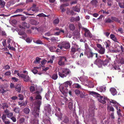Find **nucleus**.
Listing matches in <instances>:
<instances>
[{
	"instance_id": "nucleus-15",
	"label": "nucleus",
	"mask_w": 124,
	"mask_h": 124,
	"mask_svg": "<svg viewBox=\"0 0 124 124\" xmlns=\"http://www.w3.org/2000/svg\"><path fill=\"white\" fill-rule=\"evenodd\" d=\"M85 54H86V55L88 58L92 57L93 56V54H95V57L97 58V53H94L93 54L92 52L91 51H88L87 53H86L85 52Z\"/></svg>"
},
{
	"instance_id": "nucleus-50",
	"label": "nucleus",
	"mask_w": 124,
	"mask_h": 124,
	"mask_svg": "<svg viewBox=\"0 0 124 124\" xmlns=\"http://www.w3.org/2000/svg\"><path fill=\"white\" fill-rule=\"evenodd\" d=\"M10 66L8 65L4 66L3 67V68L5 70L8 69H10Z\"/></svg>"
},
{
	"instance_id": "nucleus-51",
	"label": "nucleus",
	"mask_w": 124,
	"mask_h": 124,
	"mask_svg": "<svg viewBox=\"0 0 124 124\" xmlns=\"http://www.w3.org/2000/svg\"><path fill=\"white\" fill-rule=\"evenodd\" d=\"M62 32L63 33H64V31L63 30H59V31L58 32H55V35H59L60 32Z\"/></svg>"
},
{
	"instance_id": "nucleus-4",
	"label": "nucleus",
	"mask_w": 124,
	"mask_h": 124,
	"mask_svg": "<svg viewBox=\"0 0 124 124\" xmlns=\"http://www.w3.org/2000/svg\"><path fill=\"white\" fill-rule=\"evenodd\" d=\"M72 46L71 49L70 53L71 55L74 54L77 51H80V49L78 46L74 41L72 42Z\"/></svg>"
},
{
	"instance_id": "nucleus-64",
	"label": "nucleus",
	"mask_w": 124,
	"mask_h": 124,
	"mask_svg": "<svg viewBox=\"0 0 124 124\" xmlns=\"http://www.w3.org/2000/svg\"><path fill=\"white\" fill-rule=\"evenodd\" d=\"M11 73L10 71H7L5 72V75L6 76H9L10 75Z\"/></svg>"
},
{
	"instance_id": "nucleus-63",
	"label": "nucleus",
	"mask_w": 124,
	"mask_h": 124,
	"mask_svg": "<svg viewBox=\"0 0 124 124\" xmlns=\"http://www.w3.org/2000/svg\"><path fill=\"white\" fill-rule=\"evenodd\" d=\"M12 79L14 82H17L18 80V79L15 77H12Z\"/></svg>"
},
{
	"instance_id": "nucleus-26",
	"label": "nucleus",
	"mask_w": 124,
	"mask_h": 124,
	"mask_svg": "<svg viewBox=\"0 0 124 124\" xmlns=\"http://www.w3.org/2000/svg\"><path fill=\"white\" fill-rule=\"evenodd\" d=\"M21 85L20 84H17L15 87L16 90L19 92H20L21 89Z\"/></svg>"
},
{
	"instance_id": "nucleus-35",
	"label": "nucleus",
	"mask_w": 124,
	"mask_h": 124,
	"mask_svg": "<svg viewBox=\"0 0 124 124\" xmlns=\"http://www.w3.org/2000/svg\"><path fill=\"white\" fill-rule=\"evenodd\" d=\"M22 25L24 28H28L29 27V24L25 22L22 23Z\"/></svg>"
},
{
	"instance_id": "nucleus-5",
	"label": "nucleus",
	"mask_w": 124,
	"mask_h": 124,
	"mask_svg": "<svg viewBox=\"0 0 124 124\" xmlns=\"http://www.w3.org/2000/svg\"><path fill=\"white\" fill-rule=\"evenodd\" d=\"M58 47L61 49L63 50V48L65 49H68L70 47V43L68 42H62L58 45Z\"/></svg>"
},
{
	"instance_id": "nucleus-31",
	"label": "nucleus",
	"mask_w": 124,
	"mask_h": 124,
	"mask_svg": "<svg viewBox=\"0 0 124 124\" xmlns=\"http://www.w3.org/2000/svg\"><path fill=\"white\" fill-rule=\"evenodd\" d=\"M107 110L108 111H111L113 112L114 111V109L113 108L112 106H108L107 107Z\"/></svg>"
},
{
	"instance_id": "nucleus-53",
	"label": "nucleus",
	"mask_w": 124,
	"mask_h": 124,
	"mask_svg": "<svg viewBox=\"0 0 124 124\" xmlns=\"http://www.w3.org/2000/svg\"><path fill=\"white\" fill-rule=\"evenodd\" d=\"M12 42V43L13 44H15V42H14L12 39L10 38L9 39L7 40V43L8 44L10 42Z\"/></svg>"
},
{
	"instance_id": "nucleus-58",
	"label": "nucleus",
	"mask_w": 124,
	"mask_h": 124,
	"mask_svg": "<svg viewBox=\"0 0 124 124\" xmlns=\"http://www.w3.org/2000/svg\"><path fill=\"white\" fill-rule=\"evenodd\" d=\"M105 22L106 23L113 22V21L109 18H108L106 20Z\"/></svg>"
},
{
	"instance_id": "nucleus-41",
	"label": "nucleus",
	"mask_w": 124,
	"mask_h": 124,
	"mask_svg": "<svg viewBox=\"0 0 124 124\" xmlns=\"http://www.w3.org/2000/svg\"><path fill=\"white\" fill-rule=\"evenodd\" d=\"M8 107V106L7 104L6 103H2V107L3 109H4L5 108H7Z\"/></svg>"
},
{
	"instance_id": "nucleus-22",
	"label": "nucleus",
	"mask_w": 124,
	"mask_h": 124,
	"mask_svg": "<svg viewBox=\"0 0 124 124\" xmlns=\"http://www.w3.org/2000/svg\"><path fill=\"white\" fill-rule=\"evenodd\" d=\"M97 89L101 92H104L105 91V87L103 86H100L97 88Z\"/></svg>"
},
{
	"instance_id": "nucleus-7",
	"label": "nucleus",
	"mask_w": 124,
	"mask_h": 124,
	"mask_svg": "<svg viewBox=\"0 0 124 124\" xmlns=\"http://www.w3.org/2000/svg\"><path fill=\"white\" fill-rule=\"evenodd\" d=\"M44 110L46 116L49 115L50 114L51 109L49 105H46L44 107Z\"/></svg>"
},
{
	"instance_id": "nucleus-52",
	"label": "nucleus",
	"mask_w": 124,
	"mask_h": 124,
	"mask_svg": "<svg viewBox=\"0 0 124 124\" xmlns=\"http://www.w3.org/2000/svg\"><path fill=\"white\" fill-rule=\"evenodd\" d=\"M27 101H25V102L22 103V104H20L19 103V105H21V106H26L27 103Z\"/></svg>"
},
{
	"instance_id": "nucleus-13",
	"label": "nucleus",
	"mask_w": 124,
	"mask_h": 124,
	"mask_svg": "<svg viewBox=\"0 0 124 124\" xmlns=\"http://www.w3.org/2000/svg\"><path fill=\"white\" fill-rule=\"evenodd\" d=\"M66 60V57H61L58 62V64L60 65H62L64 64V61Z\"/></svg>"
},
{
	"instance_id": "nucleus-32",
	"label": "nucleus",
	"mask_w": 124,
	"mask_h": 124,
	"mask_svg": "<svg viewBox=\"0 0 124 124\" xmlns=\"http://www.w3.org/2000/svg\"><path fill=\"white\" fill-rule=\"evenodd\" d=\"M5 4V3L3 0L0 1V5L2 8L4 7Z\"/></svg>"
},
{
	"instance_id": "nucleus-10",
	"label": "nucleus",
	"mask_w": 124,
	"mask_h": 124,
	"mask_svg": "<svg viewBox=\"0 0 124 124\" xmlns=\"http://www.w3.org/2000/svg\"><path fill=\"white\" fill-rule=\"evenodd\" d=\"M67 101L68 99L66 97H63L61 98L58 100V104L59 105H62L64 104Z\"/></svg>"
},
{
	"instance_id": "nucleus-45",
	"label": "nucleus",
	"mask_w": 124,
	"mask_h": 124,
	"mask_svg": "<svg viewBox=\"0 0 124 124\" xmlns=\"http://www.w3.org/2000/svg\"><path fill=\"white\" fill-rule=\"evenodd\" d=\"M59 21V19L58 18H57L54 20V23L55 24H57L58 23Z\"/></svg>"
},
{
	"instance_id": "nucleus-30",
	"label": "nucleus",
	"mask_w": 124,
	"mask_h": 124,
	"mask_svg": "<svg viewBox=\"0 0 124 124\" xmlns=\"http://www.w3.org/2000/svg\"><path fill=\"white\" fill-rule=\"evenodd\" d=\"M73 86L77 88H81V85L78 84L74 83L73 85Z\"/></svg>"
},
{
	"instance_id": "nucleus-24",
	"label": "nucleus",
	"mask_w": 124,
	"mask_h": 124,
	"mask_svg": "<svg viewBox=\"0 0 124 124\" xmlns=\"http://www.w3.org/2000/svg\"><path fill=\"white\" fill-rule=\"evenodd\" d=\"M111 42L109 40H108L104 42V44L106 45L107 49H108L109 47L110 46Z\"/></svg>"
},
{
	"instance_id": "nucleus-25",
	"label": "nucleus",
	"mask_w": 124,
	"mask_h": 124,
	"mask_svg": "<svg viewBox=\"0 0 124 124\" xmlns=\"http://www.w3.org/2000/svg\"><path fill=\"white\" fill-rule=\"evenodd\" d=\"M57 110L59 112V114H58V113H55V115L56 116H57L58 117H59L60 119L62 120V114H61L60 113V109L59 108H57Z\"/></svg>"
},
{
	"instance_id": "nucleus-62",
	"label": "nucleus",
	"mask_w": 124,
	"mask_h": 124,
	"mask_svg": "<svg viewBox=\"0 0 124 124\" xmlns=\"http://www.w3.org/2000/svg\"><path fill=\"white\" fill-rule=\"evenodd\" d=\"M19 100H23V95L20 94L19 95Z\"/></svg>"
},
{
	"instance_id": "nucleus-36",
	"label": "nucleus",
	"mask_w": 124,
	"mask_h": 124,
	"mask_svg": "<svg viewBox=\"0 0 124 124\" xmlns=\"http://www.w3.org/2000/svg\"><path fill=\"white\" fill-rule=\"evenodd\" d=\"M58 78V76L57 73L53 74L52 76V78L53 79L55 80Z\"/></svg>"
},
{
	"instance_id": "nucleus-49",
	"label": "nucleus",
	"mask_w": 124,
	"mask_h": 124,
	"mask_svg": "<svg viewBox=\"0 0 124 124\" xmlns=\"http://www.w3.org/2000/svg\"><path fill=\"white\" fill-rule=\"evenodd\" d=\"M49 94L48 93H46L45 95V97L46 98L47 100H49Z\"/></svg>"
},
{
	"instance_id": "nucleus-21",
	"label": "nucleus",
	"mask_w": 124,
	"mask_h": 124,
	"mask_svg": "<svg viewBox=\"0 0 124 124\" xmlns=\"http://www.w3.org/2000/svg\"><path fill=\"white\" fill-rule=\"evenodd\" d=\"M111 93L113 95H115L117 93L116 89L114 88H111L110 90Z\"/></svg>"
},
{
	"instance_id": "nucleus-14",
	"label": "nucleus",
	"mask_w": 124,
	"mask_h": 124,
	"mask_svg": "<svg viewBox=\"0 0 124 124\" xmlns=\"http://www.w3.org/2000/svg\"><path fill=\"white\" fill-rule=\"evenodd\" d=\"M84 30L85 31V35L86 37H89L90 38L92 37V35L91 33L89 31L85 28L84 29Z\"/></svg>"
},
{
	"instance_id": "nucleus-18",
	"label": "nucleus",
	"mask_w": 124,
	"mask_h": 124,
	"mask_svg": "<svg viewBox=\"0 0 124 124\" xmlns=\"http://www.w3.org/2000/svg\"><path fill=\"white\" fill-rule=\"evenodd\" d=\"M80 20V18L79 16L77 17H72L70 19V21L71 22H78Z\"/></svg>"
},
{
	"instance_id": "nucleus-57",
	"label": "nucleus",
	"mask_w": 124,
	"mask_h": 124,
	"mask_svg": "<svg viewBox=\"0 0 124 124\" xmlns=\"http://www.w3.org/2000/svg\"><path fill=\"white\" fill-rule=\"evenodd\" d=\"M72 80L75 82H79L78 80L76 78L74 77L72 78Z\"/></svg>"
},
{
	"instance_id": "nucleus-8",
	"label": "nucleus",
	"mask_w": 124,
	"mask_h": 124,
	"mask_svg": "<svg viewBox=\"0 0 124 124\" xmlns=\"http://www.w3.org/2000/svg\"><path fill=\"white\" fill-rule=\"evenodd\" d=\"M116 63H124V59L122 58L120 54L116 55V58L115 59Z\"/></svg>"
},
{
	"instance_id": "nucleus-12",
	"label": "nucleus",
	"mask_w": 124,
	"mask_h": 124,
	"mask_svg": "<svg viewBox=\"0 0 124 124\" xmlns=\"http://www.w3.org/2000/svg\"><path fill=\"white\" fill-rule=\"evenodd\" d=\"M110 103L113 104V106L117 110L118 109V107H119L120 104L116 101L113 100H110Z\"/></svg>"
},
{
	"instance_id": "nucleus-59",
	"label": "nucleus",
	"mask_w": 124,
	"mask_h": 124,
	"mask_svg": "<svg viewBox=\"0 0 124 124\" xmlns=\"http://www.w3.org/2000/svg\"><path fill=\"white\" fill-rule=\"evenodd\" d=\"M30 91L32 92H33L35 90V88L33 86H31L30 88Z\"/></svg>"
},
{
	"instance_id": "nucleus-29",
	"label": "nucleus",
	"mask_w": 124,
	"mask_h": 124,
	"mask_svg": "<svg viewBox=\"0 0 124 124\" xmlns=\"http://www.w3.org/2000/svg\"><path fill=\"white\" fill-rule=\"evenodd\" d=\"M43 122H44L45 124H50V119L49 118L46 119L44 118H43Z\"/></svg>"
},
{
	"instance_id": "nucleus-42",
	"label": "nucleus",
	"mask_w": 124,
	"mask_h": 124,
	"mask_svg": "<svg viewBox=\"0 0 124 124\" xmlns=\"http://www.w3.org/2000/svg\"><path fill=\"white\" fill-rule=\"evenodd\" d=\"M98 1L96 0H93L91 2V3L93 5H95L98 3Z\"/></svg>"
},
{
	"instance_id": "nucleus-46",
	"label": "nucleus",
	"mask_w": 124,
	"mask_h": 124,
	"mask_svg": "<svg viewBox=\"0 0 124 124\" xmlns=\"http://www.w3.org/2000/svg\"><path fill=\"white\" fill-rule=\"evenodd\" d=\"M68 107L70 109H71L73 107V104L71 102H69L68 104Z\"/></svg>"
},
{
	"instance_id": "nucleus-39",
	"label": "nucleus",
	"mask_w": 124,
	"mask_h": 124,
	"mask_svg": "<svg viewBox=\"0 0 124 124\" xmlns=\"http://www.w3.org/2000/svg\"><path fill=\"white\" fill-rule=\"evenodd\" d=\"M33 41L34 43L37 44H41L42 43L41 41L39 40H36V39H34Z\"/></svg>"
},
{
	"instance_id": "nucleus-28",
	"label": "nucleus",
	"mask_w": 124,
	"mask_h": 124,
	"mask_svg": "<svg viewBox=\"0 0 124 124\" xmlns=\"http://www.w3.org/2000/svg\"><path fill=\"white\" fill-rule=\"evenodd\" d=\"M30 23L32 24L36 25L39 23V22L33 19H31L30 21Z\"/></svg>"
},
{
	"instance_id": "nucleus-33",
	"label": "nucleus",
	"mask_w": 124,
	"mask_h": 124,
	"mask_svg": "<svg viewBox=\"0 0 124 124\" xmlns=\"http://www.w3.org/2000/svg\"><path fill=\"white\" fill-rule=\"evenodd\" d=\"M23 111L25 114H28L29 113L30 110L28 108H26L24 109Z\"/></svg>"
},
{
	"instance_id": "nucleus-40",
	"label": "nucleus",
	"mask_w": 124,
	"mask_h": 124,
	"mask_svg": "<svg viewBox=\"0 0 124 124\" xmlns=\"http://www.w3.org/2000/svg\"><path fill=\"white\" fill-rule=\"evenodd\" d=\"M111 18L112 20L114 21L117 22H119V20H118V19L115 17L112 16L111 17Z\"/></svg>"
},
{
	"instance_id": "nucleus-44",
	"label": "nucleus",
	"mask_w": 124,
	"mask_h": 124,
	"mask_svg": "<svg viewBox=\"0 0 124 124\" xmlns=\"http://www.w3.org/2000/svg\"><path fill=\"white\" fill-rule=\"evenodd\" d=\"M32 39L31 38H27L25 40L28 43H31L32 41Z\"/></svg>"
},
{
	"instance_id": "nucleus-1",
	"label": "nucleus",
	"mask_w": 124,
	"mask_h": 124,
	"mask_svg": "<svg viewBox=\"0 0 124 124\" xmlns=\"http://www.w3.org/2000/svg\"><path fill=\"white\" fill-rule=\"evenodd\" d=\"M36 97L35 99L36 100L35 103L36 105V107L34 108L32 110V114L36 117L38 116L39 115V108L41 105V102L40 100L41 99V97L40 94V93L38 91H37L35 93ZM30 100H34L32 97L30 98ZM35 99H34V100Z\"/></svg>"
},
{
	"instance_id": "nucleus-19",
	"label": "nucleus",
	"mask_w": 124,
	"mask_h": 124,
	"mask_svg": "<svg viewBox=\"0 0 124 124\" xmlns=\"http://www.w3.org/2000/svg\"><path fill=\"white\" fill-rule=\"evenodd\" d=\"M110 59H109L105 60L104 62H102V64L104 66H105L109 65L110 63Z\"/></svg>"
},
{
	"instance_id": "nucleus-27",
	"label": "nucleus",
	"mask_w": 124,
	"mask_h": 124,
	"mask_svg": "<svg viewBox=\"0 0 124 124\" xmlns=\"http://www.w3.org/2000/svg\"><path fill=\"white\" fill-rule=\"evenodd\" d=\"M110 38L115 41L118 43V42L117 41V40L116 37L114 34H111L110 36Z\"/></svg>"
},
{
	"instance_id": "nucleus-54",
	"label": "nucleus",
	"mask_w": 124,
	"mask_h": 124,
	"mask_svg": "<svg viewBox=\"0 0 124 124\" xmlns=\"http://www.w3.org/2000/svg\"><path fill=\"white\" fill-rule=\"evenodd\" d=\"M14 111L16 113H18L19 111V108H16L14 109Z\"/></svg>"
},
{
	"instance_id": "nucleus-43",
	"label": "nucleus",
	"mask_w": 124,
	"mask_h": 124,
	"mask_svg": "<svg viewBox=\"0 0 124 124\" xmlns=\"http://www.w3.org/2000/svg\"><path fill=\"white\" fill-rule=\"evenodd\" d=\"M23 9L21 8H19L17 9L16 10L15 12V13H17L21 12L23 11Z\"/></svg>"
},
{
	"instance_id": "nucleus-61",
	"label": "nucleus",
	"mask_w": 124,
	"mask_h": 124,
	"mask_svg": "<svg viewBox=\"0 0 124 124\" xmlns=\"http://www.w3.org/2000/svg\"><path fill=\"white\" fill-rule=\"evenodd\" d=\"M6 118V115L4 114H3L1 117V118L3 121L5 120Z\"/></svg>"
},
{
	"instance_id": "nucleus-47",
	"label": "nucleus",
	"mask_w": 124,
	"mask_h": 124,
	"mask_svg": "<svg viewBox=\"0 0 124 124\" xmlns=\"http://www.w3.org/2000/svg\"><path fill=\"white\" fill-rule=\"evenodd\" d=\"M13 116V114L12 113H8L7 115V117L9 118H11V117H12V116Z\"/></svg>"
},
{
	"instance_id": "nucleus-17",
	"label": "nucleus",
	"mask_w": 124,
	"mask_h": 124,
	"mask_svg": "<svg viewBox=\"0 0 124 124\" xmlns=\"http://www.w3.org/2000/svg\"><path fill=\"white\" fill-rule=\"evenodd\" d=\"M72 84V83L71 81H67L64 82L62 85L67 88L68 86H70Z\"/></svg>"
},
{
	"instance_id": "nucleus-37",
	"label": "nucleus",
	"mask_w": 124,
	"mask_h": 124,
	"mask_svg": "<svg viewBox=\"0 0 124 124\" xmlns=\"http://www.w3.org/2000/svg\"><path fill=\"white\" fill-rule=\"evenodd\" d=\"M40 59L41 58H40L37 57L36 58L35 61L34 62L35 63H39Z\"/></svg>"
},
{
	"instance_id": "nucleus-56",
	"label": "nucleus",
	"mask_w": 124,
	"mask_h": 124,
	"mask_svg": "<svg viewBox=\"0 0 124 124\" xmlns=\"http://www.w3.org/2000/svg\"><path fill=\"white\" fill-rule=\"evenodd\" d=\"M117 113L118 116H121V110L120 109H118V110H117Z\"/></svg>"
},
{
	"instance_id": "nucleus-55",
	"label": "nucleus",
	"mask_w": 124,
	"mask_h": 124,
	"mask_svg": "<svg viewBox=\"0 0 124 124\" xmlns=\"http://www.w3.org/2000/svg\"><path fill=\"white\" fill-rule=\"evenodd\" d=\"M53 34L50 33V31L48 32L47 33H45V35L46 36H49L52 35Z\"/></svg>"
},
{
	"instance_id": "nucleus-23",
	"label": "nucleus",
	"mask_w": 124,
	"mask_h": 124,
	"mask_svg": "<svg viewBox=\"0 0 124 124\" xmlns=\"http://www.w3.org/2000/svg\"><path fill=\"white\" fill-rule=\"evenodd\" d=\"M105 48L104 47L98 50V52L100 54H104L105 52Z\"/></svg>"
},
{
	"instance_id": "nucleus-11",
	"label": "nucleus",
	"mask_w": 124,
	"mask_h": 124,
	"mask_svg": "<svg viewBox=\"0 0 124 124\" xmlns=\"http://www.w3.org/2000/svg\"><path fill=\"white\" fill-rule=\"evenodd\" d=\"M94 63L97 65L99 67H101L102 66V62L101 59H97L94 62Z\"/></svg>"
},
{
	"instance_id": "nucleus-20",
	"label": "nucleus",
	"mask_w": 124,
	"mask_h": 124,
	"mask_svg": "<svg viewBox=\"0 0 124 124\" xmlns=\"http://www.w3.org/2000/svg\"><path fill=\"white\" fill-rule=\"evenodd\" d=\"M25 31H20L18 32V34L20 35H22V37L23 39H25L26 38L27 36L25 33Z\"/></svg>"
},
{
	"instance_id": "nucleus-9",
	"label": "nucleus",
	"mask_w": 124,
	"mask_h": 124,
	"mask_svg": "<svg viewBox=\"0 0 124 124\" xmlns=\"http://www.w3.org/2000/svg\"><path fill=\"white\" fill-rule=\"evenodd\" d=\"M16 74L20 77H21L23 78L25 82H27L29 81L30 79V78L28 75H26L23 74H20L18 72Z\"/></svg>"
},
{
	"instance_id": "nucleus-38",
	"label": "nucleus",
	"mask_w": 124,
	"mask_h": 124,
	"mask_svg": "<svg viewBox=\"0 0 124 124\" xmlns=\"http://www.w3.org/2000/svg\"><path fill=\"white\" fill-rule=\"evenodd\" d=\"M69 28L72 31L75 28V26L73 24H70L69 25Z\"/></svg>"
},
{
	"instance_id": "nucleus-16",
	"label": "nucleus",
	"mask_w": 124,
	"mask_h": 124,
	"mask_svg": "<svg viewBox=\"0 0 124 124\" xmlns=\"http://www.w3.org/2000/svg\"><path fill=\"white\" fill-rule=\"evenodd\" d=\"M27 10L28 11L32 10L36 12L38 11L39 9L36 7V5L35 4H33L32 7L30 8H28Z\"/></svg>"
},
{
	"instance_id": "nucleus-6",
	"label": "nucleus",
	"mask_w": 124,
	"mask_h": 124,
	"mask_svg": "<svg viewBox=\"0 0 124 124\" xmlns=\"http://www.w3.org/2000/svg\"><path fill=\"white\" fill-rule=\"evenodd\" d=\"M60 90L64 96H67L68 92V89L67 88L62 85L60 87Z\"/></svg>"
},
{
	"instance_id": "nucleus-60",
	"label": "nucleus",
	"mask_w": 124,
	"mask_h": 124,
	"mask_svg": "<svg viewBox=\"0 0 124 124\" xmlns=\"http://www.w3.org/2000/svg\"><path fill=\"white\" fill-rule=\"evenodd\" d=\"M3 121L5 124H9L10 123V122L7 119H6L5 120Z\"/></svg>"
},
{
	"instance_id": "nucleus-48",
	"label": "nucleus",
	"mask_w": 124,
	"mask_h": 124,
	"mask_svg": "<svg viewBox=\"0 0 124 124\" xmlns=\"http://www.w3.org/2000/svg\"><path fill=\"white\" fill-rule=\"evenodd\" d=\"M37 16H39V17H42V16L46 17L47 16H46L45 14H44L43 13H42L41 14H39L37 15Z\"/></svg>"
},
{
	"instance_id": "nucleus-3",
	"label": "nucleus",
	"mask_w": 124,
	"mask_h": 124,
	"mask_svg": "<svg viewBox=\"0 0 124 124\" xmlns=\"http://www.w3.org/2000/svg\"><path fill=\"white\" fill-rule=\"evenodd\" d=\"M90 94L95 97H96L98 100L100 102L103 103L105 104L106 103V100H107V98L103 96H101L98 93L93 91H90Z\"/></svg>"
},
{
	"instance_id": "nucleus-34",
	"label": "nucleus",
	"mask_w": 124,
	"mask_h": 124,
	"mask_svg": "<svg viewBox=\"0 0 124 124\" xmlns=\"http://www.w3.org/2000/svg\"><path fill=\"white\" fill-rule=\"evenodd\" d=\"M72 9L74 11L76 12H79L80 11V9L77 6L73 7Z\"/></svg>"
},
{
	"instance_id": "nucleus-2",
	"label": "nucleus",
	"mask_w": 124,
	"mask_h": 124,
	"mask_svg": "<svg viewBox=\"0 0 124 124\" xmlns=\"http://www.w3.org/2000/svg\"><path fill=\"white\" fill-rule=\"evenodd\" d=\"M57 71L59 76L62 78L66 77L68 75L70 76L71 75L70 70L66 68H59Z\"/></svg>"
}]
</instances>
